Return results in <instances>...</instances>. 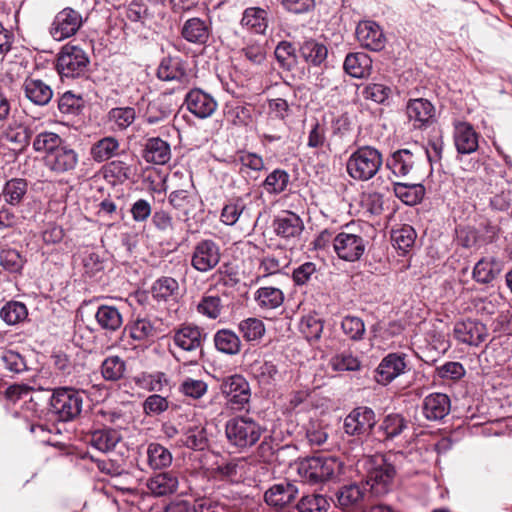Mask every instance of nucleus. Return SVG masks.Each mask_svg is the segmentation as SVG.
Returning a JSON list of instances; mask_svg holds the SVG:
<instances>
[{"mask_svg": "<svg viewBox=\"0 0 512 512\" xmlns=\"http://www.w3.org/2000/svg\"><path fill=\"white\" fill-rule=\"evenodd\" d=\"M394 456V454H376L363 460L366 486L369 487L372 495L381 496L390 490L396 475V468L392 463Z\"/></svg>", "mask_w": 512, "mask_h": 512, "instance_id": "1", "label": "nucleus"}, {"mask_svg": "<svg viewBox=\"0 0 512 512\" xmlns=\"http://www.w3.org/2000/svg\"><path fill=\"white\" fill-rule=\"evenodd\" d=\"M264 431L265 429L258 422L246 416L234 417L225 425L228 442L239 449L254 446Z\"/></svg>", "mask_w": 512, "mask_h": 512, "instance_id": "2", "label": "nucleus"}, {"mask_svg": "<svg viewBox=\"0 0 512 512\" xmlns=\"http://www.w3.org/2000/svg\"><path fill=\"white\" fill-rule=\"evenodd\" d=\"M382 163V155L376 148L363 146L350 155L347 172L355 180L367 181L376 175Z\"/></svg>", "mask_w": 512, "mask_h": 512, "instance_id": "3", "label": "nucleus"}, {"mask_svg": "<svg viewBox=\"0 0 512 512\" xmlns=\"http://www.w3.org/2000/svg\"><path fill=\"white\" fill-rule=\"evenodd\" d=\"M327 228L322 230V249L326 247V242L332 239V246L337 256L345 261L354 262L361 258L365 251V241L362 236L341 231L333 236Z\"/></svg>", "mask_w": 512, "mask_h": 512, "instance_id": "4", "label": "nucleus"}, {"mask_svg": "<svg viewBox=\"0 0 512 512\" xmlns=\"http://www.w3.org/2000/svg\"><path fill=\"white\" fill-rule=\"evenodd\" d=\"M83 407V392L73 388H58L49 399V410L60 421H71L78 417Z\"/></svg>", "mask_w": 512, "mask_h": 512, "instance_id": "5", "label": "nucleus"}, {"mask_svg": "<svg viewBox=\"0 0 512 512\" xmlns=\"http://www.w3.org/2000/svg\"><path fill=\"white\" fill-rule=\"evenodd\" d=\"M89 64L85 51L74 45H65L58 54L56 68L61 79H74L83 76Z\"/></svg>", "mask_w": 512, "mask_h": 512, "instance_id": "6", "label": "nucleus"}, {"mask_svg": "<svg viewBox=\"0 0 512 512\" xmlns=\"http://www.w3.org/2000/svg\"><path fill=\"white\" fill-rule=\"evenodd\" d=\"M220 391L232 410H243L248 405L251 390L247 380L240 374L224 377L220 384Z\"/></svg>", "mask_w": 512, "mask_h": 512, "instance_id": "7", "label": "nucleus"}, {"mask_svg": "<svg viewBox=\"0 0 512 512\" xmlns=\"http://www.w3.org/2000/svg\"><path fill=\"white\" fill-rule=\"evenodd\" d=\"M173 342L181 351L191 358L200 359L203 355V345L206 340L204 330L196 325L183 324L173 333Z\"/></svg>", "mask_w": 512, "mask_h": 512, "instance_id": "8", "label": "nucleus"}, {"mask_svg": "<svg viewBox=\"0 0 512 512\" xmlns=\"http://www.w3.org/2000/svg\"><path fill=\"white\" fill-rule=\"evenodd\" d=\"M85 20L81 12L71 7L63 8L55 15L49 27V34L54 40L63 41L74 36Z\"/></svg>", "mask_w": 512, "mask_h": 512, "instance_id": "9", "label": "nucleus"}, {"mask_svg": "<svg viewBox=\"0 0 512 512\" xmlns=\"http://www.w3.org/2000/svg\"><path fill=\"white\" fill-rule=\"evenodd\" d=\"M221 260V249L212 239L197 242L191 254V266L198 272L206 273L213 270Z\"/></svg>", "mask_w": 512, "mask_h": 512, "instance_id": "10", "label": "nucleus"}, {"mask_svg": "<svg viewBox=\"0 0 512 512\" xmlns=\"http://www.w3.org/2000/svg\"><path fill=\"white\" fill-rule=\"evenodd\" d=\"M249 199V195L228 199L221 210L220 221L227 226H234L238 222H250L253 214Z\"/></svg>", "mask_w": 512, "mask_h": 512, "instance_id": "11", "label": "nucleus"}, {"mask_svg": "<svg viewBox=\"0 0 512 512\" xmlns=\"http://www.w3.org/2000/svg\"><path fill=\"white\" fill-rule=\"evenodd\" d=\"M406 114L415 129H425L436 120V109L425 98L410 99L406 104Z\"/></svg>", "mask_w": 512, "mask_h": 512, "instance_id": "12", "label": "nucleus"}, {"mask_svg": "<svg viewBox=\"0 0 512 512\" xmlns=\"http://www.w3.org/2000/svg\"><path fill=\"white\" fill-rule=\"evenodd\" d=\"M298 493L299 489L294 482L284 480L265 491L264 501L270 508L281 511L295 501Z\"/></svg>", "mask_w": 512, "mask_h": 512, "instance_id": "13", "label": "nucleus"}, {"mask_svg": "<svg viewBox=\"0 0 512 512\" xmlns=\"http://www.w3.org/2000/svg\"><path fill=\"white\" fill-rule=\"evenodd\" d=\"M376 424L374 411L366 406L353 409L344 420V430L352 436H363L370 433Z\"/></svg>", "mask_w": 512, "mask_h": 512, "instance_id": "14", "label": "nucleus"}, {"mask_svg": "<svg viewBox=\"0 0 512 512\" xmlns=\"http://www.w3.org/2000/svg\"><path fill=\"white\" fill-rule=\"evenodd\" d=\"M454 337L459 342L469 346H479L488 337V329L485 324L476 319L459 321L454 326Z\"/></svg>", "mask_w": 512, "mask_h": 512, "instance_id": "15", "label": "nucleus"}, {"mask_svg": "<svg viewBox=\"0 0 512 512\" xmlns=\"http://www.w3.org/2000/svg\"><path fill=\"white\" fill-rule=\"evenodd\" d=\"M45 166L57 174L66 173L76 168L78 154L66 141L50 155L44 156Z\"/></svg>", "mask_w": 512, "mask_h": 512, "instance_id": "16", "label": "nucleus"}, {"mask_svg": "<svg viewBox=\"0 0 512 512\" xmlns=\"http://www.w3.org/2000/svg\"><path fill=\"white\" fill-rule=\"evenodd\" d=\"M273 227L278 237L291 244H294L300 238L304 229L301 218L290 211H285L277 216L273 222Z\"/></svg>", "mask_w": 512, "mask_h": 512, "instance_id": "17", "label": "nucleus"}, {"mask_svg": "<svg viewBox=\"0 0 512 512\" xmlns=\"http://www.w3.org/2000/svg\"><path fill=\"white\" fill-rule=\"evenodd\" d=\"M356 37L359 43L371 50L381 51L386 45V37L379 24L372 20H365L358 23Z\"/></svg>", "mask_w": 512, "mask_h": 512, "instance_id": "18", "label": "nucleus"}, {"mask_svg": "<svg viewBox=\"0 0 512 512\" xmlns=\"http://www.w3.org/2000/svg\"><path fill=\"white\" fill-rule=\"evenodd\" d=\"M407 367L406 355L403 353H389L376 369V381L387 385L405 372Z\"/></svg>", "mask_w": 512, "mask_h": 512, "instance_id": "19", "label": "nucleus"}, {"mask_svg": "<svg viewBox=\"0 0 512 512\" xmlns=\"http://www.w3.org/2000/svg\"><path fill=\"white\" fill-rule=\"evenodd\" d=\"M421 152L420 147L416 145L412 148L399 149L386 160V167L398 177L406 176L412 170L416 160L421 157Z\"/></svg>", "mask_w": 512, "mask_h": 512, "instance_id": "20", "label": "nucleus"}, {"mask_svg": "<svg viewBox=\"0 0 512 512\" xmlns=\"http://www.w3.org/2000/svg\"><path fill=\"white\" fill-rule=\"evenodd\" d=\"M185 103L187 109L201 119L210 117L217 108L215 99L201 89H193L188 92Z\"/></svg>", "mask_w": 512, "mask_h": 512, "instance_id": "21", "label": "nucleus"}, {"mask_svg": "<svg viewBox=\"0 0 512 512\" xmlns=\"http://www.w3.org/2000/svg\"><path fill=\"white\" fill-rule=\"evenodd\" d=\"M453 138L459 154H471L478 149L479 134L468 122L458 121L454 124Z\"/></svg>", "mask_w": 512, "mask_h": 512, "instance_id": "22", "label": "nucleus"}, {"mask_svg": "<svg viewBox=\"0 0 512 512\" xmlns=\"http://www.w3.org/2000/svg\"><path fill=\"white\" fill-rule=\"evenodd\" d=\"M211 30V22L209 19L193 17L184 22L181 35L189 43L204 45L211 36Z\"/></svg>", "mask_w": 512, "mask_h": 512, "instance_id": "23", "label": "nucleus"}, {"mask_svg": "<svg viewBox=\"0 0 512 512\" xmlns=\"http://www.w3.org/2000/svg\"><path fill=\"white\" fill-rule=\"evenodd\" d=\"M234 162L239 166V174L247 181L258 180L261 172L265 169L263 158L253 152L239 151Z\"/></svg>", "mask_w": 512, "mask_h": 512, "instance_id": "24", "label": "nucleus"}, {"mask_svg": "<svg viewBox=\"0 0 512 512\" xmlns=\"http://www.w3.org/2000/svg\"><path fill=\"white\" fill-rule=\"evenodd\" d=\"M450 409V398L444 393H431L422 403V413L429 421L442 420L449 414Z\"/></svg>", "mask_w": 512, "mask_h": 512, "instance_id": "25", "label": "nucleus"}, {"mask_svg": "<svg viewBox=\"0 0 512 512\" xmlns=\"http://www.w3.org/2000/svg\"><path fill=\"white\" fill-rule=\"evenodd\" d=\"M143 157L149 163L164 165L171 159L170 144L159 137L148 138L145 143Z\"/></svg>", "mask_w": 512, "mask_h": 512, "instance_id": "26", "label": "nucleus"}, {"mask_svg": "<svg viewBox=\"0 0 512 512\" xmlns=\"http://www.w3.org/2000/svg\"><path fill=\"white\" fill-rule=\"evenodd\" d=\"M409 428L408 420L399 413H391L384 417L378 427L383 441H393Z\"/></svg>", "mask_w": 512, "mask_h": 512, "instance_id": "27", "label": "nucleus"}, {"mask_svg": "<svg viewBox=\"0 0 512 512\" xmlns=\"http://www.w3.org/2000/svg\"><path fill=\"white\" fill-rule=\"evenodd\" d=\"M343 68L353 78H365L370 75L372 59L364 52L349 53L345 57Z\"/></svg>", "mask_w": 512, "mask_h": 512, "instance_id": "28", "label": "nucleus"}, {"mask_svg": "<svg viewBox=\"0 0 512 512\" xmlns=\"http://www.w3.org/2000/svg\"><path fill=\"white\" fill-rule=\"evenodd\" d=\"M178 485V477L173 472L158 473L147 481L148 490L158 497L175 493Z\"/></svg>", "mask_w": 512, "mask_h": 512, "instance_id": "29", "label": "nucleus"}, {"mask_svg": "<svg viewBox=\"0 0 512 512\" xmlns=\"http://www.w3.org/2000/svg\"><path fill=\"white\" fill-rule=\"evenodd\" d=\"M157 76L162 81H182L187 77L185 62L180 57H165L160 62Z\"/></svg>", "mask_w": 512, "mask_h": 512, "instance_id": "30", "label": "nucleus"}, {"mask_svg": "<svg viewBox=\"0 0 512 512\" xmlns=\"http://www.w3.org/2000/svg\"><path fill=\"white\" fill-rule=\"evenodd\" d=\"M237 329L243 340L251 345L259 344L266 333L263 320L257 317H248L241 320Z\"/></svg>", "mask_w": 512, "mask_h": 512, "instance_id": "31", "label": "nucleus"}, {"mask_svg": "<svg viewBox=\"0 0 512 512\" xmlns=\"http://www.w3.org/2000/svg\"><path fill=\"white\" fill-rule=\"evenodd\" d=\"M23 87L26 97L36 105L44 106L52 99L51 87L40 79L27 78Z\"/></svg>", "mask_w": 512, "mask_h": 512, "instance_id": "32", "label": "nucleus"}, {"mask_svg": "<svg viewBox=\"0 0 512 512\" xmlns=\"http://www.w3.org/2000/svg\"><path fill=\"white\" fill-rule=\"evenodd\" d=\"M33 133L29 125L14 121L6 127L3 137L13 144L15 149L23 150L29 145Z\"/></svg>", "mask_w": 512, "mask_h": 512, "instance_id": "33", "label": "nucleus"}, {"mask_svg": "<svg viewBox=\"0 0 512 512\" xmlns=\"http://www.w3.org/2000/svg\"><path fill=\"white\" fill-rule=\"evenodd\" d=\"M215 348L226 355L234 356L240 353L242 342L239 335L230 329H220L214 334Z\"/></svg>", "mask_w": 512, "mask_h": 512, "instance_id": "34", "label": "nucleus"}, {"mask_svg": "<svg viewBox=\"0 0 512 512\" xmlns=\"http://www.w3.org/2000/svg\"><path fill=\"white\" fill-rule=\"evenodd\" d=\"M95 319L101 329L106 332H115L123 324V317L118 308L111 305H101L95 313Z\"/></svg>", "mask_w": 512, "mask_h": 512, "instance_id": "35", "label": "nucleus"}, {"mask_svg": "<svg viewBox=\"0 0 512 512\" xmlns=\"http://www.w3.org/2000/svg\"><path fill=\"white\" fill-rule=\"evenodd\" d=\"M168 201L175 210L185 217L184 220L187 221L196 209L198 197L187 190L180 189L172 191L169 194Z\"/></svg>", "mask_w": 512, "mask_h": 512, "instance_id": "36", "label": "nucleus"}, {"mask_svg": "<svg viewBox=\"0 0 512 512\" xmlns=\"http://www.w3.org/2000/svg\"><path fill=\"white\" fill-rule=\"evenodd\" d=\"M179 283L178 281L169 276H162L158 278L152 285V297L157 301H170L175 300L179 296Z\"/></svg>", "mask_w": 512, "mask_h": 512, "instance_id": "37", "label": "nucleus"}, {"mask_svg": "<svg viewBox=\"0 0 512 512\" xmlns=\"http://www.w3.org/2000/svg\"><path fill=\"white\" fill-rule=\"evenodd\" d=\"M28 192V182L23 178H12L3 186L1 197L4 202L11 205H20Z\"/></svg>", "mask_w": 512, "mask_h": 512, "instance_id": "38", "label": "nucleus"}, {"mask_svg": "<svg viewBox=\"0 0 512 512\" xmlns=\"http://www.w3.org/2000/svg\"><path fill=\"white\" fill-rule=\"evenodd\" d=\"M501 272V264L495 258H482L474 266L473 279L481 284L491 283Z\"/></svg>", "mask_w": 512, "mask_h": 512, "instance_id": "39", "label": "nucleus"}, {"mask_svg": "<svg viewBox=\"0 0 512 512\" xmlns=\"http://www.w3.org/2000/svg\"><path fill=\"white\" fill-rule=\"evenodd\" d=\"M121 439L122 436L118 430L100 429L91 434L89 443L100 452L108 453L114 450Z\"/></svg>", "mask_w": 512, "mask_h": 512, "instance_id": "40", "label": "nucleus"}, {"mask_svg": "<svg viewBox=\"0 0 512 512\" xmlns=\"http://www.w3.org/2000/svg\"><path fill=\"white\" fill-rule=\"evenodd\" d=\"M241 25L256 34H264L268 27V13L260 7H249L243 13Z\"/></svg>", "mask_w": 512, "mask_h": 512, "instance_id": "41", "label": "nucleus"}, {"mask_svg": "<svg viewBox=\"0 0 512 512\" xmlns=\"http://www.w3.org/2000/svg\"><path fill=\"white\" fill-rule=\"evenodd\" d=\"M208 439L206 430L201 425H189L181 438L177 441L179 447L185 446L193 450H204L207 447Z\"/></svg>", "mask_w": 512, "mask_h": 512, "instance_id": "42", "label": "nucleus"}, {"mask_svg": "<svg viewBox=\"0 0 512 512\" xmlns=\"http://www.w3.org/2000/svg\"><path fill=\"white\" fill-rule=\"evenodd\" d=\"M254 300L262 310H273L283 304L284 294L275 287H260L255 292Z\"/></svg>", "mask_w": 512, "mask_h": 512, "instance_id": "43", "label": "nucleus"}, {"mask_svg": "<svg viewBox=\"0 0 512 512\" xmlns=\"http://www.w3.org/2000/svg\"><path fill=\"white\" fill-rule=\"evenodd\" d=\"M393 190L396 197L410 206L420 203L425 195V188L422 184L395 183Z\"/></svg>", "mask_w": 512, "mask_h": 512, "instance_id": "44", "label": "nucleus"}, {"mask_svg": "<svg viewBox=\"0 0 512 512\" xmlns=\"http://www.w3.org/2000/svg\"><path fill=\"white\" fill-rule=\"evenodd\" d=\"M147 460L150 468L164 469L171 465L173 457L169 449L159 443H150L147 447Z\"/></svg>", "mask_w": 512, "mask_h": 512, "instance_id": "45", "label": "nucleus"}, {"mask_svg": "<svg viewBox=\"0 0 512 512\" xmlns=\"http://www.w3.org/2000/svg\"><path fill=\"white\" fill-rule=\"evenodd\" d=\"M297 472L302 482L317 484L320 481V457L311 456L301 460L297 465Z\"/></svg>", "mask_w": 512, "mask_h": 512, "instance_id": "46", "label": "nucleus"}, {"mask_svg": "<svg viewBox=\"0 0 512 512\" xmlns=\"http://www.w3.org/2000/svg\"><path fill=\"white\" fill-rule=\"evenodd\" d=\"M65 142L58 134L50 131L38 133L32 143L35 152L50 155Z\"/></svg>", "mask_w": 512, "mask_h": 512, "instance_id": "47", "label": "nucleus"}, {"mask_svg": "<svg viewBox=\"0 0 512 512\" xmlns=\"http://www.w3.org/2000/svg\"><path fill=\"white\" fill-rule=\"evenodd\" d=\"M249 372L260 384H270L275 380L278 370L273 362L257 359L250 364Z\"/></svg>", "mask_w": 512, "mask_h": 512, "instance_id": "48", "label": "nucleus"}, {"mask_svg": "<svg viewBox=\"0 0 512 512\" xmlns=\"http://www.w3.org/2000/svg\"><path fill=\"white\" fill-rule=\"evenodd\" d=\"M119 142L114 137H104L97 141L91 148L92 158L96 162H104L114 155H116L119 149Z\"/></svg>", "mask_w": 512, "mask_h": 512, "instance_id": "49", "label": "nucleus"}, {"mask_svg": "<svg viewBox=\"0 0 512 512\" xmlns=\"http://www.w3.org/2000/svg\"><path fill=\"white\" fill-rule=\"evenodd\" d=\"M416 231L410 225H403L402 227L392 231L391 239L394 243L395 248L406 254L415 244Z\"/></svg>", "mask_w": 512, "mask_h": 512, "instance_id": "50", "label": "nucleus"}, {"mask_svg": "<svg viewBox=\"0 0 512 512\" xmlns=\"http://www.w3.org/2000/svg\"><path fill=\"white\" fill-rule=\"evenodd\" d=\"M27 316L26 305L19 301H9L0 310L1 319L8 325H16L24 321Z\"/></svg>", "mask_w": 512, "mask_h": 512, "instance_id": "51", "label": "nucleus"}, {"mask_svg": "<svg viewBox=\"0 0 512 512\" xmlns=\"http://www.w3.org/2000/svg\"><path fill=\"white\" fill-rule=\"evenodd\" d=\"M289 181L290 176L285 170L275 169L267 175L262 186L269 194H280L286 190Z\"/></svg>", "mask_w": 512, "mask_h": 512, "instance_id": "52", "label": "nucleus"}, {"mask_svg": "<svg viewBox=\"0 0 512 512\" xmlns=\"http://www.w3.org/2000/svg\"><path fill=\"white\" fill-rule=\"evenodd\" d=\"M159 334L155 322L147 318H138L130 326V336L134 340L143 341L157 337Z\"/></svg>", "mask_w": 512, "mask_h": 512, "instance_id": "53", "label": "nucleus"}, {"mask_svg": "<svg viewBox=\"0 0 512 512\" xmlns=\"http://www.w3.org/2000/svg\"><path fill=\"white\" fill-rule=\"evenodd\" d=\"M365 491L366 487L362 489L357 484L344 486L336 493L337 504L343 508L356 505L364 498Z\"/></svg>", "mask_w": 512, "mask_h": 512, "instance_id": "54", "label": "nucleus"}, {"mask_svg": "<svg viewBox=\"0 0 512 512\" xmlns=\"http://www.w3.org/2000/svg\"><path fill=\"white\" fill-rule=\"evenodd\" d=\"M126 365L119 356L107 357L101 365V373L107 381H117L124 376Z\"/></svg>", "mask_w": 512, "mask_h": 512, "instance_id": "55", "label": "nucleus"}, {"mask_svg": "<svg viewBox=\"0 0 512 512\" xmlns=\"http://www.w3.org/2000/svg\"><path fill=\"white\" fill-rule=\"evenodd\" d=\"M392 90L383 83L370 82L363 86L361 94L364 99L377 104H384L390 97Z\"/></svg>", "mask_w": 512, "mask_h": 512, "instance_id": "56", "label": "nucleus"}, {"mask_svg": "<svg viewBox=\"0 0 512 512\" xmlns=\"http://www.w3.org/2000/svg\"><path fill=\"white\" fill-rule=\"evenodd\" d=\"M222 301L217 295H204L197 304V312L209 319H216L222 313Z\"/></svg>", "mask_w": 512, "mask_h": 512, "instance_id": "57", "label": "nucleus"}, {"mask_svg": "<svg viewBox=\"0 0 512 512\" xmlns=\"http://www.w3.org/2000/svg\"><path fill=\"white\" fill-rule=\"evenodd\" d=\"M343 472V463L335 455L322 454V482L337 481Z\"/></svg>", "mask_w": 512, "mask_h": 512, "instance_id": "58", "label": "nucleus"}, {"mask_svg": "<svg viewBox=\"0 0 512 512\" xmlns=\"http://www.w3.org/2000/svg\"><path fill=\"white\" fill-rule=\"evenodd\" d=\"M341 329L345 336L352 341L362 340L365 334V324L361 318L356 316H345L341 321Z\"/></svg>", "mask_w": 512, "mask_h": 512, "instance_id": "59", "label": "nucleus"}, {"mask_svg": "<svg viewBox=\"0 0 512 512\" xmlns=\"http://www.w3.org/2000/svg\"><path fill=\"white\" fill-rule=\"evenodd\" d=\"M329 364L336 372L357 371L361 365L359 359L350 352L336 354L330 359Z\"/></svg>", "mask_w": 512, "mask_h": 512, "instance_id": "60", "label": "nucleus"}, {"mask_svg": "<svg viewBox=\"0 0 512 512\" xmlns=\"http://www.w3.org/2000/svg\"><path fill=\"white\" fill-rule=\"evenodd\" d=\"M300 331L310 342L320 338V316L316 311L302 317Z\"/></svg>", "mask_w": 512, "mask_h": 512, "instance_id": "61", "label": "nucleus"}, {"mask_svg": "<svg viewBox=\"0 0 512 512\" xmlns=\"http://www.w3.org/2000/svg\"><path fill=\"white\" fill-rule=\"evenodd\" d=\"M24 263L25 259L16 249L7 248L0 251V265L9 272L21 271Z\"/></svg>", "mask_w": 512, "mask_h": 512, "instance_id": "62", "label": "nucleus"}, {"mask_svg": "<svg viewBox=\"0 0 512 512\" xmlns=\"http://www.w3.org/2000/svg\"><path fill=\"white\" fill-rule=\"evenodd\" d=\"M136 112L132 107H117L109 112V120L114 122L119 130L129 127L135 120Z\"/></svg>", "mask_w": 512, "mask_h": 512, "instance_id": "63", "label": "nucleus"}, {"mask_svg": "<svg viewBox=\"0 0 512 512\" xmlns=\"http://www.w3.org/2000/svg\"><path fill=\"white\" fill-rule=\"evenodd\" d=\"M436 374L443 380L458 381L466 374V370L462 363L457 361H448L436 367Z\"/></svg>", "mask_w": 512, "mask_h": 512, "instance_id": "64", "label": "nucleus"}]
</instances>
